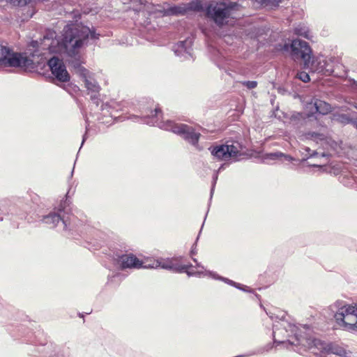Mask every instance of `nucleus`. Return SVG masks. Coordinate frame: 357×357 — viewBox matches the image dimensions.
Returning a JSON list of instances; mask_svg holds the SVG:
<instances>
[{"label": "nucleus", "instance_id": "obj_1", "mask_svg": "<svg viewBox=\"0 0 357 357\" xmlns=\"http://www.w3.org/2000/svg\"><path fill=\"white\" fill-rule=\"evenodd\" d=\"M299 328L295 324L280 319L273 325V340L275 347H286L303 355L302 351L309 350L311 354L317 355L319 351L326 354L342 356L344 351L335 344H327L319 339L303 337L298 333Z\"/></svg>", "mask_w": 357, "mask_h": 357}, {"label": "nucleus", "instance_id": "obj_2", "mask_svg": "<svg viewBox=\"0 0 357 357\" xmlns=\"http://www.w3.org/2000/svg\"><path fill=\"white\" fill-rule=\"evenodd\" d=\"M289 49L292 56L295 59H302L304 66L310 68L312 73L331 75L334 72L335 68L340 64L338 58L325 56L324 55L313 57L311 61L312 49L307 42L300 39L293 40L290 45L284 44V50H289Z\"/></svg>", "mask_w": 357, "mask_h": 357}, {"label": "nucleus", "instance_id": "obj_3", "mask_svg": "<svg viewBox=\"0 0 357 357\" xmlns=\"http://www.w3.org/2000/svg\"><path fill=\"white\" fill-rule=\"evenodd\" d=\"M161 111L155 108L151 110L150 114H143L142 116L132 115L128 117L137 122L146 123L153 126H158L160 128L171 131L179 136L194 146H198V142L201 136L192 126L183 123H176L171 120L160 121L158 114Z\"/></svg>", "mask_w": 357, "mask_h": 357}, {"label": "nucleus", "instance_id": "obj_4", "mask_svg": "<svg viewBox=\"0 0 357 357\" xmlns=\"http://www.w3.org/2000/svg\"><path fill=\"white\" fill-rule=\"evenodd\" d=\"M96 38L95 33L87 26L68 24L63 29L62 42L66 49L72 48L75 54L77 49L87 45L89 38Z\"/></svg>", "mask_w": 357, "mask_h": 357}, {"label": "nucleus", "instance_id": "obj_5", "mask_svg": "<svg viewBox=\"0 0 357 357\" xmlns=\"http://www.w3.org/2000/svg\"><path fill=\"white\" fill-rule=\"evenodd\" d=\"M337 324L343 330L349 332H357V304L347 305L337 301L331 305Z\"/></svg>", "mask_w": 357, "mask_h": 357}, {"label": "nucleus", "instance_id": "obj_6", "mask_svg": "<svg viewBox=\"0 0 357 357\" xmlns=\"http://www.w3.org/2000/svg\"><path fill=\"white\" fill-rule=\"evenodd\" d=\"M237 6L236 2L230 1L212 2L206 7V15L217 26L222 27L228 22Z\"/></svg>", "mask_w": 357, "mask_h": 357}, {"label": "nucleus", "instance_id": "obj_7", "mask_svg": "<svg viewBox=\"0 0 357 357\" xmlns=\"http://www.w3.org/2000/svg\"><path fill=\"white\" fill-rule=\"evenodd\" d=\"M33 61L22 53L14 52L11 49L0 45V66L4 67L29 68Z\"/></svg>", "mask_w": 357, "mask_h": 357}, {"label": "nucleus", "instance_id": "obj_8", "mask_svg": "<svg viewBox=\"0 0 357 357\" xmlns=\"http://www.w3.org/2000/svg\"><path fill=\"white\" fill-rule=\"evenodd\" d=\"M211 154L219 160H227L240 155L242 149L241 144L235 141H227L225 144L211 146Z\"/></svg>", "mask_w": 357, "mask_h": 357}, {"label": "nucleus", "instance_id": "obj_9", "mask_svg": "<svg viewBox=\"0 0 357 357\" xmlns=\"http://www.w3.org/2000/svg\"><path fill=\"white\" fill-rule=\"evenodd\" d=\"M63 213L62 211H60L59 213L51 212L48 215L43 216L42 221L50 228H54L60 224L63 231H77L75 218L72 216L66 218L61 215Z\"/></svg>", "mask_w": 357, "mask_h": 357}, {"label": "nucleus", "instance_id": "obj_10", "mask_svg": "<svg viewBox=\"0 0 357 357\" xmlns=\"http://www.w3.org/2000/svg\"><path fill=\"white\" fill-rule=\"evenodd\" d=\"M161 268L162 269L172 271L176 273H184L185 270L188 268V266H181L175 258H161L154 260L151 264L144 265V268Z\"/></svg>", "mask_w": 357, "mask_h": 357}, {"label": "nucleus", "instance_id": "obj_11", "mask_svg": "<svg viewBox=\"0 0 357 357\" xmlns=\"http://www.w3.org/2000/svg\"><path fill=\"white\" fill-rule=\"evenodd\" d=\"M47 65L55 78L61 82L70 80V75L62 59L57 56H53L47 61Z\"/></svg>", "mask_w": 357, "mask_h": 357}, {"label": "nucleus", "instance_id": "obj_12", "mask_svg": "<svg viewBox=\"0 0 357 357\" xmlns=\"http://www.w3.org/2000/svg\"><path fill=\"white\" fill-rule=\"evenodd\" d=\"M82 77L89 93H91V100L98 107L100 102L99 92L100 87L99 84L93 77L89 75V73H86V75H84Z\"/></svg>", "mask_w": 357, "mask_h": 357}, {"label": "nucleus", "instance_id": "obj_13", "mask_svg": "<svg viewBox=\"0 0 357 357\" xmlns=\"http://www.w3.org/2000/svg\"><path fill=\"white\" fill-rule=\"evenodd\" d=\"M195 273H196L195 276L199 277V278L208 276L214 280L222 281L225 283H226L230 286H233V287H236V289H238L241 291H248V292L250 291L248 287L242 285L240 283H237L229 278L220 276L218 273L211 271L204 270V271H195Z\"/></svg>", "mask_w": 357, "mask_h": 357}, {"label": "nucleus", "instance_id": "obj_14", "mask_svg": "<svg viewBox=\"0 0 357 357\" xmlns=\"http://www.w3.org/2000/svg\"><path fill=\"white\" fill-rule=\"evenodd\" d=\"M119 263L122 269L125 268H144L147 264L140 261L135 255L132 254L123 255L119 257Z\"/></svg>", "mask_w": 357, "mask_h": 357}, {"label": "nucleus", "instance_id": "obj_15", "mask_svg": "<svg viewBox=\"0 0 357 357\" xmlns=\"http://www.w3.org/2000/svg\"><path fill=\"white\" fill-rule=\"evenodd\" d=\"M192 45V39L188 38L185 40L179 41L173 47L175 54L183 59H188L191 56V47Z\"/></svg>", "mask_w": 357, "mask_h": 357}, {"label": "nucleus", "instance_id": "obj_16", "mask_svg": "<svg viewBox=\"0 0 357 357\" xmlns=\"http://www.w3.org/2000/svg\"><path fill=\"white\" fill-rule=\"evenodd\" d=\"M10 215H18L16 211V206L13 205L11 201L8 199L0 200V221L6 219Z\"/></svg>", "mask_w": 357, "mask_h": 357}, {"label": "nucleus", "instance_id": "obj_17", "mask_svg": "<svg viewBox=\"0 0 357 357\" xmlns=\"http://www.w3.org/2000/svg\"><path fill=\"white\" fill-rule=\"evenodd\" d=\"M305 138L312 140L317 144L324 146L325 144L328 143V139L324 133L317 132H308L305 134Z\"/></svg>", "mask_w": 357, "mask_h": 357}, {"label": "nucleus", "instance_id": "obj_18", "mask_svg": "<svg viewBox=\"0 0 357 357\" xmlns=\"http://www.w3.org/2000/svg\"><path fill=\"white\" fill-rule=\"evenodd\" d=\"M313 105L316 112L323 115L327 114L331 111L330 104L319 99L314 100Z\"/></svg>", "mask_w": 357, "mask_h": 357}, {"label": "nucleus", "instance_id": "obj_19", "mask_svg": "<svg viewBox=\"0 0 357 357\" xmlns=\"http://www.w3.org/2000/svg\"><path fill=\"white\" fill-rule=\"evenodd\" d=\"M333 120L343 125L352 124L356 126V121L348 114L336 113L333 114Z\"/></svg>", "mask_w": 357, "mask_h": 357}, {"label": "nucleus", "instance_id": "obj_20", "mask_svg": "<svg viewBox=\"0 0 357 357\" xmlns=\"http://www.w3.org/2000/svg\"><path fill=\"white\" fill-rule=\"evenodd\" d=\"M295 34L304 37L307 39H310L312 37L311 32L309 28L304 24H299L294 29Z\"/></svg>", "mask_w": 357, "mask_h": 357}, {"label": "nucleus", "instance_id": "obj_21", "mask_svg": "<svg viewBox=\"0 0 357 357\" xmlns=\"http://www.w3.org/2000/svg\"><path fill=\"white\" fill-rule=\"evenodd\" d=\"M72 66L75 72L79 74L81 77L86 75V73H89V70L86 69L79 61H74L72 62Z\"/></svg>", "mask_w": 357, "mask_h": 357}, {"label": "nucleus", "instance_id": "obj_22", "mask_svg": "<svg viewBox=\"0 0 357 357\" xmlns=\"http://www.w3.org/2000/svg\"><path fill=\"white\" fill-rule=\"evenodd\" d=\"M188 8L183 6H174L169 9V13L174 15H183L187 12Z\"/></svg>", "mask_w": 357, "mask_h": 357}, {"label": "nucleus", "instance_id": "obj_23", "mask_svg": "<svg viewBox=\"0 0 357 357\" xmlns=\"http://www.w3.org/2000/svg\"><path fill=\"white\" fill-rule=\"evenodd\" d=\"M339 178H340V182L344 185L347 186V187L353 186L354 181H355L352 177L349 176V173L342 174Z\"/></svg>", "mask_w": 357, "mask_h": 357}, {"label": "nucleus", "instance_id": "obj_24", "mask_svg": "<svg viewBox=\"0 0 357 357\" xmlns=\"http://www.w3.org/2000/svg\"><path fill=\"white\" fill-rule=\"evenodd\" d=\"M282 157L284 158V160L289 161V162L294 160V158L293 157H291L289 155L284 154L282 152L272 153H270V155H269V158L273 160L278 159V158H280Z\"/></svg>", "mask_w": 357, "mask_h": 357}, {"label": "nucleus", "instance_id": "obj_25", "mask_svg": "<svg viewBox=\"0 0 357 357\" xmlns=\"http://www.w3.org/2000/svg\"><path fill=\"white\" fill-rule=\"evenodd\" d=\"M297 77L305 83H307L310 80L309 74L304 71L298 73Z\"/></svg>", "mask_w": 357, "mask_h": 357}, {"label": "nucleus", "instance_id": "obj_26", "mask_svg": "<svg viewBox=\"0 0 357 357\" xmlns=\"http://www.w3.org/2000/svg\"><path fill=\"white\" fill-rule=\"evenodd\" d=\"M243 84L248 89H252L257 87V82L256 81H245L243 82Z\"/></svg>", "mask_w": 357, "mask_h": 357}, {"label": "nucleus", "instance_id": "obj_27", "mask_svg": "<svg viewBox=\"0 0 357 357\" xmlns=\"http://www.w3.org/2000/svg\"><path fill=\"white\" fill-rule=\"evenodd\" d=\"M325 342L326 344H334V343H327V342ZM335 345H337V346H338V347H340L342 348V349H344V354H342V356H340V355H337V354H335L336 356H338L339 357H348V356H347V355H348L349 354H351V351H349V353H348V352L347 351V350H346V349H345L344 347H342V346H340V345H338V344H335ZM321 354H324V353H321L320 351H319V353H318V354H317V356H321ZM324 355H326V354H324Z\"/></svg>", "mask_w": 357, "mask_h": 357}, {"label": "nucleus", "instance_id": "obj_28", "mask_svg": "<svg viewBox=\"0 0 357 357\" xmlns=\"http://www.w3.org/2000/svg\"><path fill=\"white\" fill-rule=\"evenodd\" d=\"M218 172H215L213 176V182H212V186H211V198L213 196L215 185L216 181L218 180Z\"/></svg>", "mask_w": 357, "mask_h": 357}, {"label": "nucleus", "instance_id": "obj_29", "mask_svg": "<svg viewBox=\"0 0 357 357\" xmlns=\"http://www.w3.org/2000/svg\"><path fill=\"white\" fill-rule=\"evenodd\" d=\"M304 150H305V151L307 152V153H306L307 158H310V157H314L317 154V153L314 151H311V149L308 147H305L304 149Z\"/></svg>", "mask_w": 357, "mask_h": 357}, {"label": "nucleus", "instance_id": "obj_30", "mask_svg": "<svg viewBox=\"0 0 357 357\" xmlns=\"http://www.w3.org/2000/svg\"><path fill=\"white\" fill-rule=\"evenodd\" d=\"M201 5L199 3H195L193 2L189 3V9L199 10L201 9Z\"/></svg>", "mask_w": 357, "mask_h": 357}, {"label": "nucleus", "instance_id": "obj_31", "mask_svg": "<svg viewBox=\"0 0 357 357\" xmlns=\"http://www.w3.org/2000/svg\"><path fill=\"white\" fill-rule=\"evenodd\" d=\"M271 3L272 6H277L281 2V0H263L264 3Z\"/></svg>", "mask_w": 357, "mask_h": 357}, {"label": "nucleus", "instance_id": "obj_32", "mask_svg": "<svg viewBox=\"0 0 357 357\" xmlns=\"http://www.w3.org/2000/svg\"><path fill=\"white\" fill-rule=\"evenodd\" d=\"M185 273H186V274L190 277V276H195L196 275V273H195V271H190L187 269L185 270L184 271Z\"/></svg>", "mask_w": 357, "mask_h": 357}, {"label": "nucleus", "instance_id": "obj_33", "mask_svg": "<svg viewBox=\"0 0 357 357\" xmlns=\"http://www.w3.org/2000/svg\"><path fill=\"white\" fill-rule=\"evenodd\" d=\"M192 260L196 263V267L202 268V269L204 268V266H202V264L197 261V259L192 258Z\"/></svg>", "mask_w": 357, "mask_h": 357}, {"label": "nucleus", "instance_id": "obj_34", "mask_svg": "<svg viewBox=\"0 0 357 357\" xmlns=\"http://www.w3.org/2000/svg\"><path fill=\"white\" fill-rule=\"evenodd\" d=\"M196 254H197V250L195 249V244H194L193 246H192V250L190 251V255L192 256V255H195Z\"/></svg>", "mask_w": 357, "mask_h": 357}, {"label": "nucleus", "instance_id": "obj_35", "mask_svg": "<svg viewBox=\"0 0 357 357\" xmlns=\"http://www.w3.org/2000/svg\"><path fill=\"white\" fill-rule=\"evenodd\" d=\"M351 83L354 86H355L357 88V81L355 79H352Z\"/></svg>", "mask_w": 357, "mask_h": 357}, {"label": "nucleus", "instance_id": "obj_36", "mask_svg": "<svg viewBox=\"0 0 357 357\" xmlns=\"http://www.w3.org/2000/svg\"><path fill=\"white\" fill-rule=\"evenodd\" d=\"M108 107V105H107V104H105V105L102 104V105H101V109H102V110H104V109H105L106 107Z\"/></svg>", "mask_w": 357, "mask_h": 357}, {"label": "nucleus", "instance_id": "obj_37", "mask_svg": "<svg viewBox=\"0 0 357 357\" xmlns=\"http://www.w3.org/2000/svg\"><path fill=\"white\" fill-rule=\"evenodd\" d=\"M86 133L84 134V135L83 136V139H82V145H81V146H82V145H83V144H84V141H85V139H86Z\"/></svg>", "mask_w": 357, "mask_h": 357}, {"label": "nucleus", "instance_id": "obj_38", "mask_svg": "<svg viewBox=\"0 0 357 357\" xmlns=\"http://www.w3.org/2000/svg\"><path fill=\"white\" fill-rule=\"evenodd\" d=\"M223 167H224V165H222L219 167V169H218V171H216V172L219 173V172H220L223 169Z\"/></svg>", "mask_w": 357, "mask_h": 357}, {"label": "nucleus", "instance_id": "obj_39", "mask_svg": "<svg viewBox=\"0 0 357 357\" xmlns=\"http://www.w3.org/2000/svg\"><path fill=\"white\" fill-rule=\"evenodd\" d=\"M85 118H86V119H85V121H86V123H88L87 117L86 116ZM88 126H89V124H87V125L86 126V131L88 130Z\"/></svg>", "mask_w": 357, "mask_h": 357}, {"label": "nucleus", "instance_id": "obj_40", "mask_svg": "<svg viewBox=\"0 0 357 357\" xmlns=\"http://www.w3.org/2000/svg\"><path fill=\"white\" fill-rule=\"evenodd\" d=\"M186 266H188V269L190 267H192V264H187Z\"/></svg>", "mask_w": 357, "mask_h": 357}, {"label": "nucleus", "instance_id": "obj_41", "mask_svg": "<svg viewBox=\"0 0 357 357\" xmlns=\"http://www.w3.org/2000/svg\"><path fill=\"white\" fill-rule=\"evenodd\" d=\"M236 357H244V356H243V355H238V356H236Z\"/></svg>", "mask_w": 357, "mask_h": 357}]
</instances>
